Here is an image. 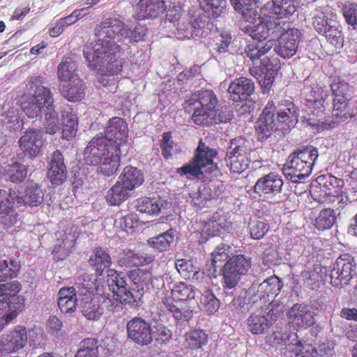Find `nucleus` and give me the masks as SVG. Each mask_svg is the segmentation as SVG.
I'll use <instances>...</instances> for the list:
<instances>
[{"instance_id":"f704fd0d","label":"nucleus","mask_w":357,"mask_h":357,"mask_svg":"<svg viewBox=\"0 0 357 357\" xmlns=\"http://www.w3.org/2000/svg\"><path fill=\"white\" fill-rule=\"evenodd\" d=\"M61 119L63 123L62 137L67 140L72 139L76 135L78 121L73 109L68 107L62 111Z\"/></svg>"},{"instance_id":"5fc2aeb1","label":"nucleus","mask_w":357,"mask_h":357,"mask_svg":"<svg viewBox=\"0 0 357 357\" xmlns=\"http://www.w3.org/2000/svg\"><path fill=\"white\" fill-rule=\"evenodd\" d=\"M201 5L205 13L216 18L225 9L227 2L225 0H202Z\"/></svg>"},{"instance_id":"bf43d9fd","label":"nucleus","mask_w":357,"mask_h":357,"mask_svg":"<svg viewBox=\"0 0 357 357\" xmlns=\"http://www.w3.org/2000/svg\"><path fill=\"white\" fill-rule=\"evenodd\" d=\"M330 89L332 96H351L349 83L340 76L331 78Z\"/></svg>"},{"instance_id":"72a5a7b5","label":"nucleus","mask_w":357,"mask_h":357,"mask_svg":"<svg viewBox=\"0 0 357 357\" xmlns=\"http://www.w3.org/2000/svg\"><path fill=\"white\" fill-rule=\"evenodd\" d=\"M175 266L179 274L185 279L199 282L204 278V273L199 271V268L194 264L192 259H176Z\"/></svg>"},{"instance_id":"79ce46f5","label":"nucleus","mask_w":357,"mask_h":357,"mask_svg":"<svg viewBox=\"0 0 357 357\" xmlns=\"http://www.w3.org/2000/svg\"><path fill=\"white\" fill-rule=\"evenodd\" d=\"M236 11L241 13L243 20H252L257 17L258 13L254 0H229Z\"/></svg>"},{"instance_id":"de8ad7c7","label":"nucleus","mask_w":357,"mask_h":357,"mask_svg":"<svg viewBox=\"0 0 357 357\" xmlns=\"http://www.w3.org/2000/svg\"><path fill=\"white\" fill-rule=\"evenodd\" d=\"M172 295L174 300L185 301L195 298V291L191 284L180 282L174 285Z\"/></svg>"},{"instance_id":"49530a36","label":"nucleus","mask_w":357,"mask_h":357,"mask_svg":"<svg viewBox=\"0 0 357 357\" xmlns=\"http://www.w3.org/2000/svg\"><path fill=\"white\" fill-rule=\"evenodd\" d=\"M336 221L335 211L331 208L321 210L314 220V227L320 230L324 231L331 229Z\"/></svg>"},{"instance_id":"f03ea898","label":"nucleus","mask_w":357,"mask_h":357,"mask_svg":"<svg viewBox=\"0 0 357 357\" xmlns=\"http://www.w3.org/2000/svg\"><path fill=\"white\" fill-rule=\"evenodd\" d=\"M128 28L119 17L112 15L103 19L95 29L96 46L86 55L89 67L100 69L105 73H121L123 66V49L114 42L120 36H127Z\"/></svg>"},{"instance_id":"3c124183","label":"nucleus","mask_w":357,"mask_h":357,"mask_svg":"<svg viewBox=\"0 0 357 357\" xmlns=\"http://www.w3.org/2000/svg\"><path fill=\"white\" fill-rule=\"evenodd\" d=\"M227 165L231 172L240 174L245 171L250 165V160L248 156L227 155Z\"/></svg>"},{"instance_id":"7c9ffc66","label":"nucleus","mask_w":357,"mask_h":357,"mask_svg":"<svg viewBox=\"0 0 357 357\" xmlns=\"http://www.w3.org/2000/svg\"><path fill=\"white\" fill-rule=\"evenodd\" d=\"M86 86L82 79H75L60 87L61 95L70 102L82 100L85 96Z\"/></svg>"},{"instance_id":"4be33fe9","label":"nucleus","mask_w":357,"mask_h":357,"mask_svg":"<svg viewBox=\"0 0 357 357\" xmlns=\"http://www.w3.org/2000/svg\"><path fill=\"white\" fill-rule=\"evenodd\" d=\"M282 185L283 181L281 177L270 173L258 179L254 186V191L260 197L266 195H275L280 192Z\"/></svg>"},{"instance_id":"09e8293b","label":"nucleus","mask_w":357,"mask_h":357,"mask_svg":"<svg viewBox=\"0 0 357 357\" xmlns=\"http://www.w3.org/2000/svg\"><path fill=\"white\" fill-rule=\"evenodd\" d=\"M79 346L75 357H98V340L96 338H85L80 342Z\"/></svg>"},{"instance_id":"c756f323","label":"nucleus","mask_w":357,"mask_h":357,"mask_svg":"<svg viewBox=\"0 0 357 357\" xmlns=\"http://www.w3.org/2000/svg\"><path fill=\"white\" fill-rule=\"evenodd\" d=\"M119 179L132 191L143 184L144 176L141 169L132 165H128L123 168Z\"/></svg>"},{"instance_id":"4d7b16f0","label":"nucleus","mask_w":357,"mask_h":357,"mask_svg":"<svg viewBox=\"0 0 357 357\" xmlns=\"http://www.w3.org/2000/svg\"><path fill=\"white\" fill-rule=\"evenodd\" d=\"M277 108L278 128L287 130L290 122V116L289 114L290 112V103L288 100H285L278 105Z\"/></svg>"},{"instance_id":"a19ab883","label":"nucleus","mask_w":357,"mask_h":357,"mask_svg":"<svg viewBox=\"0 0 357 357\" xmlns=\"http://www.w3.org/2000/svg\"><path fill=\"white\" fill-rule=\"evenodd\" d=\"M336 17V15L333 12L329 13L328 8H326L325 12L322 9H319L316 11L312 24L317 32L322 35L331 25V22L335 21Z\"/></svg>"},{"instance_id":"a878e982","label":"nucleus","mask_w":357,"mask_h":357,"mask_svg":"<svg viewBox=\"0 0 357 357\" xmlns=\"http://www.w3.org/2000/svg\"><path fill=\"white\" fill-rule=\"evenodd\" d=\"M291 324L298 328H307L314 324V314L307 305L295 304L291 307Z\"/></svg>"},{"instance_id":"37998d69","label":"nucleus","mask_w":357,"mask_h":357,"mask_svg":"<svg viewBox=\"0 0 357 357\" xmlns=\"http://www.w3.org/2000/svg\"><path fill=\"white\" fill-rule=\"evenodd\" d=\"M20 270V264L17 259L0 261V282L17 277Z\"/></svg>"},{"instance_id":"c9c22d12","label":"nucleus","mask_w":357,"mask_h":357,"mask_svg":"<svg viewBox=\"0 0 357 357\" xmlns=\"http://www.w3.org/2000/svg\"><path fill=\"white\" fill-rule=\"evenodd\" d=\"M184 337V345L187 349H201L208 342V335L202 329L190 330L185 334Z\"/></svg>"},{"instance_id":"39448f33","label":"nucleus","mask_w":357,"mask_h":357,"mask_svg":"<svg viewBox=\"0 0 357 357\" xmlns=\"http://www.w3.org/2000/svg\"><path fill=\"white\" fill-rule=\"evenodd\" d=\"M218 151L206 145L202 140L195 151L194 156L187 164L176 169L180 176H186L188 178H200L205 173H213L218 170V165L214 159Z\"/></svg>"},{"instance_id":"8fccbe9b","label":"nucleus","mask_w":357,"mask_h":357,"mask_svg":"<svg viewBox=\"0 0 357 357\" xmlns=\"http://www.w3.org/2000/svg\"><path fill=\"white\" fill-rule=\"evenodd\" d=\"M203 310L208 315L215 313L220 307V301L215 297L211 289H206L201 296Z\"/></svg>"},{"instance_id":"13d9d810","label":"nucleus","mask_w":357,"mask_h":357,"mask_svg":"<svg viewBox=\"0 0 357 357\" xmlns=\"http://www.w3.org/2000/svg\"><path fill=\"white\" fill-rule=\"evenodd\" d=\"M249 142L245 138L238 137L231 139L227 155L248 156L250 149Z\"/></svg>"},{"instance_id":"dca6fc26","label":"nucleus","mask_w":357,"mask_h":357,"mask_svg":"<svg viewBox=\"0 0 357 357\" xmlns=\"http://www.w3.org/2000/svg\"><path fill=\"white\" fill-rule=\"evenodd\" d=\"M27 331L25 327L17 326L13 331L0 337V345L8 354L17 352L27 343Z\"/></svg>"},{"instance_id":"ddd939ff","label":"nucleus","mask_w":357,"mask_h":357,"mask_svg":"<svg viewBox=\"0 0 357 357\" xmlns=\"http://www.w3.org/2000/svg\"><path fill=\"white\" fill-rule=\"evenodd\" d=\"M275 109L276 107L274 101L268 100L256 122L255 133L258 141L261 142L266 141L275 131L276 126L274 119Z\"/></svg>"},{"instance_id":"603ef678","label":"nucleus","mask_w":357,"mask_h":357,"mask_svg":"<svg viewBox=\"0 0 357 357\" xmlns=\"http://www.w3.org/2000/svg\"><path fill=\"white\" fill-rule=\"evenodd\" d=\"M352 105L350 101L333 105L332 115L337 123H343L351 119Z\"/></svg>"},{"instance_id":"774afa93","label":"nucleus","mask_w":357,"mask_h":357,"mask_svg":"<svg viewBox=\"0 0 357 357\" xmlns=\"http://www.w3.org/2000/svg\"><path fill=\"white\" fill-rule=\"evenodd\" d=\"M155 340L162 344H166L172 339V332L166 326L162 324H158L154 326V331L152 333V337Z\"/></svg>"},{"instance_id":"20e7f679","label":"nucleus","mask_w":357,"mask_h":357,"mask_svg":"<svg viewBox=\"0 0 357 357\" xmlns=\"http://www.w3.org/2000/svg\"><path fill=\"white\" fill-rule=\"evenodd\" d=\"M186 110L192 111V121L197 126H210L218 123L223 122L218 119V100L211 90L200 91L192 94L187 101Z\"/></svg>"},{"instance_id":"412c9836","label":"nucleus","mask_w":357,"mask_h":357,"mask_svg":"<svg viewBox=\"0 0 357 357\" xmlns=\"http://www.w3.org/2000/svg\"><path fill=\"white\" fill-rule=\"evenodd\" d=\"M255 91V84L249 78L241 77L230 84L228 92L234 102L247 100Z\"/></svg>"},{"instance_id":"58836bf2","label":"nucleus","mask_w":357,"mask_h":357,"mask_svg":"<svg viewBox=\"0 0 357 357\" xmlns=\"http://www.w3.org/2000/svg\"><path fill=\"white\" fill-rule=\"evenodd\" d=\"M209 16L208 14L203 13L192 17L190 23V28L193 32V36L201 38L207 36L213 26Z\"/></svg>"},{"instance_id":"a211bd4d","label":"nucleus","mask_w":357,"mask_h":357,"mask_svg":"<svg viewBox=\"0 0 357 357\" xmlns=\"http://www.w3.org/2000/svg\"><path fill=\"white\" fill-rule=\"evenodd\" d=\"M167 9L164 0H140L135 7V13L139 20L155 19Z\"/></svg>"},{"instance_id":"2eb2a0df","label":"nucleus","mask_w":357,"mask_h":357,"mask_svg":"<svg viewBox=\"0 0 357 357\" xmlns=\"http://www.w3.org/2000/svg\"><path fill=\"white\" fill-rule=\"evenodd\" d=\"M152 267L146 268H137L129 271L128 277L132 281V294L135 305H137L141 301L145 289L152 283Z\"/></svg>"},{"instance_id":"9b49d317","label":"nucleus","mask_w":357,"mask_h":357,"mask_svg":"<svg viewBox=\"0 0 357 357\" xmlns=\"http://www.w3.org/2000/svg\"><path fill=\"white\" fill-rule=\"evenodd\" d=\"M356 275V264L349 255L339 257L330 273L331 283L334 287L347 284Z\"/></svg>"},{"instance_id":"2f4dec72","label":"nucleus","mask_w":357,"mask_h":357,"mask_svg":"<svg viewBox=\"0 0 357 357\" xmlns=\"http://www.w3.org/2000/svg\"><path fill=\"white\" fill-rule=\"evenodd\" d=\"M154 261V257L146 253L128 250L119 260L121 266L128 268L148 266Z\"/></svg>"},{"instance_id":"e2e57ef3","label":"nucleus","mask_w":357,"mask_h":357,"mask_svg":"<svg viewBox=\"0 0 357 357\" xmlns=\"http://www.w3.org/2000/svg\"><path fill=\"white\" fill-rule=\"evenodd\" d=\"M21 289V284L17 281L0 284V303L7 301L11 296H15Z\"/></svg>"},{"instance_id":"7ed1b4c3","label":"nucleus","mask_w":357,"mask_h":357,"mask_svg":"<svg viewBox=\"0 0 357 357\" xmlns=\"http://www.w3.org/2000/svg\"><path fill=\"white\" fill-rule=\"evenodd\" d=\"M257 17L253 19H245L242 20L240 24L241 29L252 39L259 42L267 40H278L277 47L278 54L283 58L290 57V45L288 40L290 29L289 22H269L259 19V22L255 24Z\"/></svg>"},{"instance_id":"b1692460","label":"nucleus","mask_w":357,"mask_h":357,"mask_svg":"<svg viewBox=\"0 0 357 357\" xmlns=\"http://www.w3.org/2000/svg\"><path fill=\"white\" fill-rule=\"evenodd\" d=\"M44 194L40 186L29 181L26 183L22 195L15 197V201L18 206L24 205L29 207H36L43 202Z\"/></svg>"},{"instance_id":"423d86ee","label":"nucleus","mask_w":357,"mask_h":357,"mask_svg":"<svg viewBox=\"0 0 357 357\" xmlns=\"http://www.w3.org/2000/svg\"><path fill=\"white\" fill-rule=\"evenodd\" d=\"M107 283L112 291V297L116 296V298H107L103 300V304L108 311H119L123 303L135 305V300L132 296V288H129L126 276L123 273L109 269Z\"/></svg>"},{"instance_id":"c85d7f7f","label":"nucleus","mask_w":357,"mask_h":357,"mask_svg":"<svg viewBox=\"0 0 357 357\" xmlns=\"http://www.w3.org/2000/svg\"><path fill=\"white\" fill-rule=\"evenodd\" d=\"M89 264L98 276L102 275L103 272L112 264L109 255L101 247H96L93 250L89 259Z\"/></svg>"},{"instance_id":"ea45409f","label":"nucleus","mask_w":357,"mask_h":357,"mask_svg":"<svg viewBox=\"0 0 357 357\" xmlns=\"http://www.w3.org/2000/svg\"><path fill=\"white\" fill-rule=\"evenodd\" d=\"M162 206V202L160 199L143 197L136 200L135 208L140 213L151 215L159 214Z\"/></svg>"},{"instance_id":"1a4fd4ad","label":"nucleus","mask_w":357,"mask_h":357,"mask_svg":"<svg viewBox=\"0 0 357 357\" xmlns=\"http://www.w3.org/2000/svg\"><path fill=\"white\" fill-rule=\"evenodd\" d=\"M251 264L243 255H238L229 258L222 269V287L225 291L234 289L241 275H245Z\"/></svg>"},{"instance_id":"f257e3e1","label":"nucleus","mask_w":357,"mask_h":357,"mask_svg":"<svg viewBox=\"0 0 357 357\" xmlns=\"http://www.w3.org/2000/svg\"><path fill=\"white\" fill-rule=\"evenodd\" d=\"M128 139V125L124 119L113 117L107 123L105 136L93 137L84 151L87 165L97 166L98 174L111 176L116 174L121 162V146Z\"/></svg>"},{"instance_id":"f8f14e48","label":"nucleus","mask_w":357,"mask_h":357,"mask_svg":"<svg viewBox=\"0 0 357 357\" xmlns=\"http://www.w3.org/2000/svg\"><path fill=\"white\" fill-rule=\"evenodd\" d=\"M44 144L43 132L36 128H29L20 137L18 145L24 156L31 160L41 155Z\"/></svg>"},{"instance_id":"0e129e2a","label":"nucleus","mask_w":357,"mask_h":357,"mask_svg":"<svg viewBox=\"0 0 357 357\" xmlns=\"http://www.w3.org/2000/svg\"><path fill=\"white\" fill-rule=\"evenodd\" d=\"M291 156L299 158V160L305 163H308V162H310V165L313 166L319 156V154L317 148L306 147L296 153H294L291 154Z\"/></svg>"},{"instance_id":"5701e85b","label":"nucleus","mask_w":357,"mask_h":357,"mask_svg":"<svg viewBox=\"0 0 357 357\" xmlns=\"http://www.w3.org/2000/svg\"><path fill=\"white\" fill-rule=\"evenodd\" d=\"M261 75L257 79L262 88L269 89L280 68V62L275 57H265L261 61Z\"/></svg>"},{"instance_id":"4468645a","label":"nucleus","mask_w":357,"mask_h":357,"mask_svg":"<svg viewBox=\"0 0 357 357\" xmlns=\"http://www.w3.org/2000/svg\"><path fill=\"white\" fill-rule=\"evenodd\" d=\"M126 329L128 337L138 345H149L153 341L151 325L142 317H135L130 320Z\"/></svg>"},{"instance_id":"680f3d73","label":"nucleus","mask_w":357,"mask_h":357,"mask_svg":"<svg viewBox=\"0 0 357 357\" xmlns=\"http://www.w3.org/2000/svg\"><path fill=\"white\" fill-rule=\"evenodd\" d=\"M327 41L335 47H342L344 45V36L339 26L329 25L326 33L322 34Z\"/></svg>"},{"instance_id":"0eeeda50","label":"nucleus","mask_w":357,"mask_h":357,"mask_svg":"<svg viewBox=\"0 0 357 357\" xmlns=\"http://www.w3.org/2000/svg\"><path fill=\"white\" fill-rule=\"evenodd\" d=\"M43 77L41 75L31 76L28 78L26 85L29 91L33 92L31 102L23 105V109L29 118L39 115L41 109L46 107L51 111L52 107V96L49 88L43 86Z\"/></svg>"},{"instance_id":"052dcab7","label":"nucleus","mask_w":357,"mask_h":357,"mask_svg":"<svg viewBox=\"0 0 357 357\" xmlns=\"http://www.w3.org/2000/svg\"><path fill=\"white\" fill-rule=\"evenodd\" d=\"M250 234L253 239H261L268 231L269 225L263 220H253L249 222Z\"/></svg>"},{"instance_id":"9d476101","label":"nucleus","mask_w":357,"mask_h":357,"mask_svg":"<svg viewBox=\"0 0 357 357\" xmlns=\"http://www.w3.org/2000/svg\"><path fill=\"white\" fill-rule=\"evenodd\" d=\"M329 96L328 91L319 84H314L312 86H305L302 92L305 105L307 107L309 112L316 116H319L324 113L325 104H328L327 100Z\"/></svg>"},{"instance_id":"f3484780","label":"nucleus","mask_w":357,"mask_h":357,"mask_svg":"<svg viewBox=\"0 0 357 357\" xmlns=\"http://www.w3.org/2000/svg\"><path fill=\"white\" fill-rule=\"evenodd\" d=\"M47 177L53 185H60L67 178V169L64 158L59 150L54 151L48 162Z\"/></svg>"},{"instance_id":"6e6d98bb","label":"nucleus","mask_w":357,"mask_h":357,"mask_svg":"<svg viewBox=\"0 0 357 357\" xmlns=\"http://www.w3.org/2000/svg\"><path fill=\"white\" fill-rule=\"evenodd\" d=\"M6 174L11 182L22 183L26 177L27 168L24 165L16 162L8 166Z\"/></svg>"},{"instance_id":"e433bc0d","label":"nucleus","mask_w":357,"mask_h":357,"mask_svg":"<svg viewBox=\"0 0 357 357\" xmlns=\"http://www.w3.org/2000/svg\"><path fill=\"white\" fill-rule=\"evenodd\" d=\"M100 306L99 302L94 298L86 296L81 301V311L84 317L89 320H98L103 312V308H106L103 304Z\"/></svg>"},{"instance_id":"6ab92c4d","label":"nucleus","mask_w":357,"mask_h":357,"mask_svg":"<svg viewBox=\"0 0 357 357\" xmlns=\"http://www.w3.org/2000/svg\"><path fill=\"white\" fill-rule=\"evenodd\" d=\"M290 0L271 1L267 2L260 10L259 19L269 22L282 20L289 13Z\"/></svg>"},{"instance_id":"4c0bfd02","label":"nucleus","mask_w":357,"mask_h":357,"mask_svg":"<svg viewBox=\"0 0 357 357\" xmlns=\"http://www.w3.org/2000/svg\"><path fill=\"white\" fill-rule=\"evenodd\" d=\"M58 78L61 82H72L80 79L77 74V66L75 61L70 57H63L58 66Z\"/></svg>"},{"instance_id":"473e14b6","label":"nucleus","mask_w":357,"mask_h":357,"mask_svg":"<svg viewBox=\"0 0 357 357\" xmlns=\"http://www.w3.org/2000/svg\"><path fill=\"white\" fill-rule=\"evenodd\" d=\"M131 192L132 191L119 179L116 183L107 190L105 195V200L109 206H119L130 197Z\"/></svg>"},{"instance_id":"864d4df0","label":"nucleus","mask_w":357,"mask_h":357,"mask_svg":"<svg viewBox=\"0 0 357 357\" xmlns=\"http://www.w3.org/2000/svg\"><path fill=\"white\" fill-rule=\"evenodd\" d=\"M312 165L308 163H305L299 158L292 156L291 158V178H296L298 179H302L308 176L312 169Z\"/></svg>"},{"instance_id":"a18cd8bd","label":"nucleus","mask_w":357,"mask_h":357,"mask_svg":"<svg viewBox=\"0 0 357 357\" xmlns=\"http://www.w3.org/2000/svg\"><path fill=\"white\" fill-rule=\"evenodd\" d=\"M273 43L271 40L266 42H256L249 44L245 48L246 55L252 61L259 59L266 54L272 48Z\"/></svg>"},{"instance_id":"6e6552de","label":"nucleus","mask_w":357,"mask_h":357,"mask_svg":"<svg viewBox=\"0 0 357 357\" xmlns=\"http://www.w3.org/2000/svg\"><path fill=\"white\" fill-rule=\"evenodd\" d=\"M285 305L279 298L273 299L266 308L252 312L247 319L249 331L254 335L264 333L284 313Z\"/></svg>"},{"instance_id":"393cba45","label":"nucleus","mask_w":357,"mask_h":357,"mask_svg":"<svg viewBox=\"0 0 357 357\" xmlns=\"http://www.w3.org/2000/svg\"><path fill=\"white\" fill-rule=\"evenodd\" d=\"M338 179L334 176L331 174L328 175H321L316 178V183L312 185V189L310 190V194L317 202L321 203L325 202V196L330 195L332 188H334V185L337 187Z\"/></svg>"},{"instance_id":"338daca9","label":"nucleus","mask_w":357,"mask_h":357,"mask_svg":"<svg viewBox=\"0 0 357 357\" xmlns=\"http://www.w3.org/2000/svg\"><path fill=\"white\" fill-rule=\"evenodd\" d=\"M176 37L179 40L193 37V32L190 28V23L188 19L183 18L177 22L176 30L174 32Z\"/></svg>"},{"instance_id":"cd10ccee","label":"nucleus","mask_w":357,"mask_h":357,"mask_svg":"<svg viewBox=\"0 0 357 357\" xmlns=\"http://www.w3.org/2000/svg\"><path fill=\"white\" fill-rule=\"evenodd\" d=\"M57 304L63 313H72L77 306L76 290L73 287H62L58 292Z\"/></svg>"},{"instance_id":"c03bdc74","label":"nucleus","mask_w":357,"mask_h":357,"mask_svg":"<svg viewBox=\"0 0 357 357\" xmlns=\"http://www.w3.org/2000/svg\"><path fill=\"white\" fill-rule=\"evenodd\" d=\"M176 230L170 228L165 232L153 237L149 240L151 245L158 250L166 251L169 250L171 244L174 241Z\"/></svg>"},{"instance_id":"aec40b11","label":"nucleus","mask_w":357,"mask_h":357,"mask_svg":"<svg viewBox=\"0 0 357 357\" xmlns=\"http://www.w3.org/2000/svg\"><path fill=\"white\" fill-rule=\"evenodd\" d=\"M12 192L11 189L5 190L0 188V218L2 219V223L7 227L15 225L18 215L14 206Z\"/></svg>"},{"instance_id":"69168bd1","label":"nucleus","mask_w":357,"mask_h":357,"mask_svg":"<svg viewBox=\"0 0 357 357\" xmlns=\"http://www.w3.org/2000/svg\"><path fill=\"white\" fill-rule=\"evenodd\" d=\"M174 145V142L172 140V132H164L162 135L160 146L162 150V155L165 159H169L172 156Z\"/></svg>"},{"instance_id":"bb28decb","label":"nucleus","mask_w":357,"mask_h":357,"mask_svg":"<svg viewBox=\"0 0 357 357\" xmlns=\"http://www.w3.org/2000/svg\"><path fill=\"white\" fill-rule=\"evenodd\" d=\"M282 287L281 280L276 276H271L262 282L257 288V296L264 303L276 297Z\"/></svg>"}]
</instances>
